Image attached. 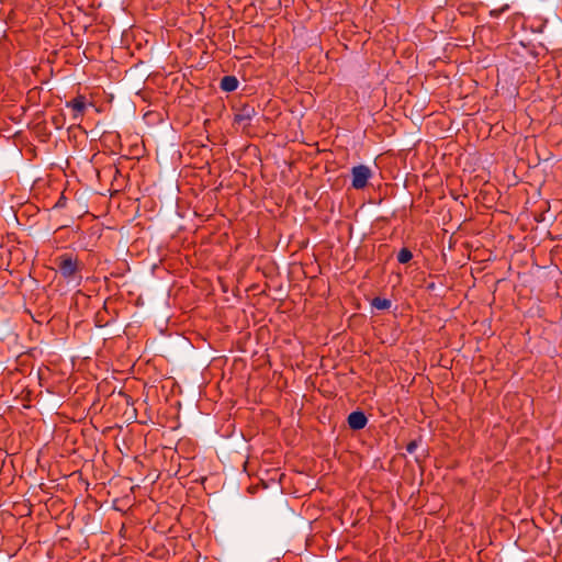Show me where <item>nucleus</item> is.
<instances>
[{
    "instance_id": "f257e3e1",
    "label": "nucleus",
    "mask_w": 562,
    "mask_h": 562,
    "mask_svg": "<svg viewBox=\"0 0 562 562\" xmlns=\"http://www.w3.org/2000/svg\"><path fill=\"white\" fill-rule=\"evenodd\" d=\"M55 263L57 265L58 272L67 282L75 279H78V284L81 282L82 277L80 272L82 263L78 257H74L70 254H63L55 259Z\"/></svg>"
},
{
    "instance_id": "423d86ee",
    "label": "nucleus",
    "mask_w": 562,
    "mask_h": 562,
    "mask_svg": "<svg viewBox=\"0 0 562 562\" xmlns=\"http://www.w3.org/2000/svg\"><path fill=\"white\" fill-rule=\"evenodd\" d=\"M238 79L235 76H224L221 79L220 87L225 92H233L238 88Z\"/></svg>"
},
{
    "instance_id": "9d476101",
    "label": "nucleus",
    "mask_w": 562,
    "mask_h": 562,
    "mask_svg": "<svg viewBox=\"0 0 562 562\" xmlns=\"http://www.w3.org/2000/svg\"><path fill=\"white\" fill-rule=\"evenodd\" d=\"M66 204H67V198H66L64 194H61V195L59 196V199L57 200V202L55 203V206H54V207H56V209H63V207H65V206H66Z\"/></svg>"
},
{
    "instance_id": "39448f33",
    "label": "nucleus",
    "mask_w": 562,
    "mask_h": 562,
    "mask_svg": "<svg viewBox=\"0 0 562 562\" xmlns=\"http://www.w3.org/2000/svg\"><path fill=\"white\" fill-rule=\"evenodd\" d=\"M347 422L350 429L361 430L367 426L368 418L363 412L355 411L349 414Z\"/></svg>"
},
{
    "instance_id": "0eeeda50",
    "label": "nucleus",
    "mask_w": 562,
    "mask_h": 562,
    "mask_svg": "<svg viewBox=\"0 0 562 562\" xmlns=\"http://www.w3.org/2000/svg\"><path fill=\"white\" fill-rule=\"evenodd\" d=\"M392 302L389 299L375 296L371 301V306L376 310H389Z\"/></svg>"
},
{
    "instance_id": "f8f14e48",
    "label": "nucleus",
    "mask_w": 562,
    "mask_h": 562,
    "mask_svg": "<svg viewBox=\"0 0 562 562\" xmlns=\"http://www.w3.org/2000/svg\"><path fill=\"white\" fill-rule=\"evenodd\" d=\"M491 15L496 16L497 14L495 13V11H491Z\"/></svg>"
},
{
    "instance_id": "f03ea898",
    "label": "nucleus",
    "mask_w": 562,
    "mask_h": 562,
    "mask_svg": "<svg viewBox=\"0 0 562 562\" xmlns=\"http://www.w3.org/2000/svg\"><path fill=\"white\" fill-rule=\"evenodd\" d=\"M257 105L251 103H245L236 109L234 114V122L247 127L250 125L251 120L258 114Z\"/></svg>"
},
{
    "instance_id": "20e7f679",
    "label": "nucleus",
    "mask_w": 562,
    "mask_h": 562,
    "mask_svg": "<svg viewBox=\"0 0 562 562\" xmlns=\"http://www.w3.org/2000/svg\"><path fill=\"white\" fill-rule=\"evenodd\" d=\"M66 108L72 110V119L78 120L83 116L85 111L87 109L86 97L82 94H78L70 101L66 102Z\"/></svg>"
},
{
    "instance_id": "7ed1b4c3",
    "label": "nucleus",
    "mask_w": 562,
    "mask_h": 562,
    "mask_svg": "<svg viewBox=\"0 0 562 562\" xmlns=\"http://www.w3.org/2000/svg\"><path fill=\"white\" fill-rule=\"evenodd\" d=\"M371 169L366 165H357L351 169V186L356 190H360L367 187L369 179L371 178Z\"/></svg>"
},
{
    "instance_id": "1a4fd4ad",
    "label": "nucleus",
    "mask_w": 562,
    "mask_h": 562,
    "mask_svg": "<svg viewBox=\"0 0 562 562\" xmlns=\"http://www.w3.org/2000/svg\"><path fill=\"white\" fill-rule=\"evenodd\" d=\"M418 443H419V442H418V440H412V441H409V442L407 443V446H406V451H407L408 453H414V452L416 451L417 447H418Z\"/></svg>"
},
{
    "instance_id": "9b49d317",
    "label": "nucleus",
    "mask_w": 562,
    "mask_h": 562,
    "mask_svg": "<svg viewBox=\"0 0 562 562\" xmlns=\"http://www.w3.org/2000/svg\"><path fill=\"white\" fill-rule=\"evenodd\" d=\"M427 288H428V289H430V290H432V289L435 288V284H434V283H431V284H429Z\"/></svg>"
},
{
    "instance_id": "6e6552de",
    "label": "nucleus",
    "mask_w": 562,
    "mask_h": 562,
    "mask_svg": "<svg viewBox=\"0 0 562 562\" xmlns=\"http://www.w3.org/2000/svg\"><path fill=\"white\" fill-rule=\"evenodd\" d=\"M412 258H413V254H412V251H411L408 248H406V247H403V248L398 251V254H397V261H398L400 263H407V262H409V261L412 260Z\"/></svg>"
}]
</instances>
